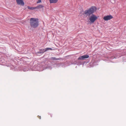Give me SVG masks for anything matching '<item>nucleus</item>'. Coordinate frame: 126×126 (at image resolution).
Masks as SVG:
<instances>
[{"instance_id": "f257e3e1", "label": "nucleus", "mask_w": 126, "mask_h": 126, "mask_svg": "<svg viewBox=\"0 0 126 126\" xmlns=\"http://www.w3.org/2000/svg\"><path fill=\"white\" fill-rule=\"evenodd\" d=\"M96 10V8L94 6H93L88 9L85 10L83 14V15L86 16H90L91 15L93 14Z\"/></svg>"}, {"instance_id": "f03ea898", "label": "nucleus", "mask_w": 126, "mask_h": 126, "mask_svg": "<svg viewBox=\"0 0 126 126\" xmlns=\"http://www.w3.org/2000/svg\"><path fill=\"white\" fill-rule=\"evenodd\" d=\"M38 20L37 18H31L30 19V24L32 27L36 28L38 25Z\"/></svg>"}, {"instance_id": "7ed1b4c3", "label": "nucleus", "mask_w": 126, "mask_h": 126, "mask_svg": "<svg viewBox=\"0 0 126 126\" xmlns=\"http://www.w3.org/2000/svg\"><path fill=\"white\" fill-rule=\"evenodd\" d=\"M98 17V16L93 14L89 16V20L91 23H93L97 19Z\"/></svg>"}, {"instance_id": "20e7f679", "label": "nucleus", "mask_w": 126, "mask_h": 126, "mask_svg": "<svg viewBox=\"0 0 126 126\" xmlns=\"http://www.w3.org/2000/svg\"><path fill=\"white\" fill-rule=\"evenodd\" d=\"M113 17L111 15H107L105 16L103 18V19L105 21L110 20L113 18Z\"/></svg>"}, {"instance_id": "39448f33", "label": "nucleus", "mask_w": 126, "mask_h": 126, "mask_svg": "<svg viewBox=\"0 0 126 126\" xmlns=\"http://www.w3.org/2000/svg\"><path fill=\"white\" fill-rule=\"evenodd\" d=\"M16 1L17 4L23 6L24 5L25 3L23 0H16Z\"/></svg>"}, {"instance_id": "423d86ee", "label": "nucleus", "mask_w": 126, "mask_h": 126, "mask_svg": "<svg viewBox=\"0 0 126 126\" xmlns=\"http://www.w3.org/2000/svg\"><path fill=\"white\" fill-rule=\"evenodd\" d=\"M89 57V56L88 55H85L79 57L78 58V60H84L85 59Z\"/></svg>"}, {"instance_id": "0eeeda50", "label": "nucleus", "mask_w": 126, "mask_h": 126, "mask_svg": "<svg viewBox=\"0 0 126 126\" xmlns=\"http://www.w3.org/2000/svg\"><path fill=\"white\" fill-rule=\"evenodd\" d=\"M44 7V6L42 5H39L35 7V9H39Z\"/></svg>"}, {"instance_id": "6e6552de", "label": "nucleus", "mask_w": 126, "mask_h": 126, "mask_svg": "<svg viewBox=\"0 0 126 126\" xmlns=\"http://www.w3.org/2000/svg\"><path fill=\"white\" fill-rule=\"evenodd\" d=\"M50 3H57L58 0H49Z\"/></svg>"}, {"instance_id": "1a4fd4ad", "label": "nucleus", "mask_w": 126, "mask_h": 126, "mask_svg": "<svg viewBox=\"0 0 126 126\" xmlns=\"http://www.w3.org/2000/svg\"><path fill=\"white\" fill-rule=\"evenodd\" d=\"M40 51L42 52V53L47 51V50L45 49H41L40 50Z\"/></svg>"}, {"instance_id": "9d476101", "label": "nucleus", "mask_w": 126, "mask_h": 126, "mask_svg": "<svg viewBox=\"0 0 126 126\" xmlns=\"http://www.w3.org/2000/svg\"><path fill=\"white\" fill-rule=\"evenodd\" d=\"M27 8L30 10H33L35 9V7H30L29 6H28Z\"/></svg>"}, {"instance_id": "9b49d317", "label": "nucleus", "mask_w": 126, "mask_h": 126, "mask_svg": "<svg viewBox=\"0 0 126 126\" xmlns=\"http://www.w3.org/2000/svg\"><path fill=\"white\" fill-rule=\"evenodd\" d=\"M51 60H59V58L57 59L55 57H52L51 58Z\"/></svg>"}, {"instance_id": "f8f14e48", "label": "nucleus", "mask_w": 126, "mask_h": 126, "mask_svg": "<svg viewBox=\"0 0 126 126\" xmlns=\"http://www.w3.org/2000/svg\"><path fill=\"white\" fill-rule=\"evenodd\" d=\"M46 50H47V51L48 50H52V48H46Z\"/></svg>"}, {"instance_id": "ddd939ff", "label": "nucleus", "mask_w": 126, "mask_h": 126, "mask_svg": "<svg viewBox=\"0 0 126 126\" xmlns=\"http://www.w3.org/2000/svg\"><path fill=\"white\" fill-rule=\"evenodd\" d=\"M41 2V0H38V1L37 2V3H38Z\"/></svg>"}, {"instance_id": "4468645a", "label": "nucleus", "mask_w": 126, "mask_h": 126, "mask_svg": "<svg viewBox=\"0 0 126 126\" xmlns=\"http://www.w3.org/2000/svg\"><path fill=\"white\" fill-rule=\"evenodd\" d=\"M37 53H39V54L42 53V52H41V51H39V52H38Z\"/></svg>"}, {"instance_id": "2eb2a0df", "label": "nucleus", "mask_w": 126, "mask_h": 126, "mask_svg": "<svg viewBox=\"0 0 126 126\" xmlns=\"http://www.w3.org/2000/svg\"><path fill=\"white\" fill-rule=\"evenodd\" d=\"M38 118H39L40 119H41V117L40 116H38Z\"/></svg>"}]
</instances>
